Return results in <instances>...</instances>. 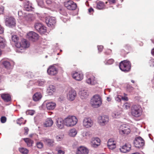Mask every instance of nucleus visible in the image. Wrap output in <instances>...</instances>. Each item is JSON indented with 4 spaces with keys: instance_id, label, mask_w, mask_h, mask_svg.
<instances>
[{
    "instance_id": "052dcab7",
    "label": "nucleus",
    "mask_w": 154,
    "mask_h": 154,
    "mask_svg": "<svg viewBox=\"0 0 154 154\" xmlns=\"http://www.w3.org/2000/svg\"><path fill=\"white\" fill-rule=\"evenodd\" d=\"M122 99L124 100L127 101L128 100V98L127 97H122Z\"/></svg>"
},
{
    "instance_id": "13d9d810",
    "label": "nucleus",
    "mask_w": 154,
    "mask_h": 154,
    "mask_svg": "<svg viewBox=\"0 0 154 154\" xmlns=\"http://www.w3.org/2000/svg\"><path fill=\"white\" fill-rule=\"evenodd\" d=\"M88 132H83L82 134V135L84 137H85L86 136L88 135Z\"/></svg>"
},
{
    "instance_id": "ea45409f",
    "label": "nucleus",
    "mask_w": 154,
    "mask_h": 154,
    "mask_svg": "<svg viewBox=\"0 0 154 154\" xmlns=\"http://www.w3.org/2000/svg\"><path fill=\"white\" fill-rule=\"evenodd\" d=\"M18 15L19 17H21V19H22V18H25L26 17V14L23 12L22 11H20L18 12Z\"/></svg>"
},
{
    "instance_id": "2f4dec72",
    "label": "nucleus",
    "mask_w": 154,
    "mask_h": 154,
    "mask_svg": "<svg viewBox=\"0 0 154 154\" xmlns=\"http://www.w3.org/2000/svg\"><path fill=\"white\" fill-rule=\"evenodd\" d=\"M42 97V95L40 93H36L33 96V100L35 101L39 100Z\"/></svg>"
},
{
    "instance_id": "f257e3e1",
    "label": "nucleus",
    "mask_w": 154,
    "mask_h": 154,
    "mask_svg": "<svg viewBox=\"0 0 154 154\" xmlns=\"http://www.w3.org/2000/svg\"><path fill=\"white\" fill-rule=\"evenodd\" d=\"M11 39L15 43V46L18 48H20L21 50L27 48L30 46L29 42L26 39H22L20 42H19V37L17 35H12Z\"/></svg>"
},
{
    "instance_id": "338daca9",
    "label": "nucleus",
    "mask_w": 154,
    "mask_h": 154,
    "mask_svg": "<svg viewBox=\"0 0 154 154\" xmlns=\"http://www.w3.org/2000/svg\"><path fill=\"white\" fill-rule=\"evenodd\" d=\"M111 98H110L109 97H107V100L108 101H111Z\"/></svg>"
},
{
    "instance_id": "6e6d98bb",
    "label": "nucleus",
    "mask_w": 154,
    "mask_h": 154,
    "mask_svg": "<svg viewBox=\"0 0 154 154\" xmlns=\"http://www.w3.org/2000/svg\"><path fill=\"white\" fill-rule=\"evenodd\" d=\"M98 49L99 52H101L103 48V46L102 45L98 46Z\"/></svg>"
},
{
    "instance_id": "bb28decb",
    "label": "nucleus",
    "mask_w": 154,
    "mask_h": 154,
    "mask_svg": "<svg viewBox=\"0 0 154 154\" xmlns=\"http://www.w3.org/2000/svg\"><path fill=\"white\" fill-rule=\"evenodd\" d=\"M42 140L49 146H52L54 145V142L53 139L45 138H43Z\"/></svg>"
},
{
    "instance_id": "5701e85b",
    "label": "nucleus",
    "mask_w": 154,
    "mask_h": 154,
    "mask_svg": "<svg viewBox=\"0 0 154 154\" xmlns=\"http://www.w3.org/2000/svg\"><path fill=\"white\" fill-rule=\"evenodd\" d=\"M79 94L80 98L82 99L87 98L88 95V90L87 89H81L79 91Z\"/></svg>"
},
{
    "instance_id": "e2e57ef3",
    "label": "nucleus",
    "mask_w": 154,
    "mask_h": 154,
    "mask_svg": "<svg viewBox=\"0 0 154 154\" xmlns=\"http://www.w3.org/2000/svg\"><path fill=\"white\" fill-rule=\"evenodd\" d=\"M109 1L111 3H116V0H109Z\"/></svg>"
},
{
    "instance_id": "49530a36",
    "label": "nucleus",
    "mask_w": 154,
    "mask_h": 154,
    "mask_svg": "<svg viewBox=\"0 0 154 154\" xmlns=\"http://www.w3.org/2000/svg\"><path fill=\"white\" fill-rule=\"evenodd\" d=\"M36 145L38 148H41L43 147V143L41 142H38L36 143Z\"/></svg>"
},
{
    "instance_id": "680f3d73",
    "label": "nucleus",
    "mask_w": 154,
    "mask_h": 154,
    "mask_svg": "<svg viewBox=\"0 0 154 154\" xmlns=\"http://www.w3.org/2000/svg\"><path fill=\"white\" fill-rule=\"evenodd\" d=\"M4 7L2 6L1 7V11H2V13L1 12V14H3V12L4 10Z\"/></svg>"
},
{
    "instance_id": "6ab92c4d",
    "label": "nucleus",
    "mask_w": 154,
    "mask_h": 154,
    "mask_svg": "<svg viewBox=\"0 0 154 154\" xmlns=\"http://www.w3.org/2000/svg\"><path fill=\"white\" fill-rule=\"evenodd\" d=\"M131 147V145L130 143H126L120 148V150L122 153H125L130 150Z\"/></svg>"
},
{
    "instance_id": "c85d7f7f",
    "label": "nucleus",
    "mask_w": 154,
    "mask_h": 154,
    "mask_svg": "<svg viewBox=\"0 0 154 154\" xmlns=\"http://www.w3.org/2000/svg\"><path fill=\"white\" fill-rule=\"evenodd\" d=\"M24 10L29 11H31L32 9L31 4L29 2H27L24 5Z\"/></svg>"
},
{
    "instance_id": "e433bc0d",
    "label": "nucleus",
    "mask_w": 154,
    "mask_h": 154,
    "mask_svg": "<svg viewBox=\"0 0 154 154\" xmlns=\"http://www.w3.org/2000/svg\"><path fill=\"white\" fill-rule=\"evenodd\" d=\"M104 7V4L103 2H99L97 3V8L98 9H101Z\"/></svg>"
},
{
    "instance_id": "7c9ffc66",
    "label": "nucleus",
    "mask_w": 154,
    "mask_h": 154,
    "mask_svg": "<svg viewBox=\"0 0 154 154\" xmlns=\"http://www.w3.org/2000/svg\"><path fill=\"white\" fill-rule=\"evenodd\" d=\"M77 131L75 128H72L69 130V135L72 137H74L77 134Z\"/></svg>"
},
{
    "instance_id": "09e8293b",
    "label": "nucleus",
    "mask_w": 154,
    "mask_h": 154,
    "mask_svg": "<svg viewBox=\"0 0 154 154\" xmlns=\"http://www.w3.org/2000/svg\"><path fill=\"white\" fill-rule=\"evenodd\" d=\"M7 118L4 116L1 117V122L2 123H5L7 121Z\"/></svg>"
},
{
    "instance_id": "ddd939ff",
    "label": "nucleus",
    "mask_w": 154,
    "mask_h": 154,
    "mask_svg": "<svg viewBox=\"0 0 154 154\" xmlns=\"http://www.w3.org/2000/svg\"><path fill=\"white\" fill-rule=\"evenodd\" d=\"M35 27L37 31L42 34H43L46 32V27L41 23H37L35 24Z\"/></svg>"
},
{
    "instance_id": "4d7b16f0",
    "label": "nucleus",
    "mask_w": 154,
    "mask_h": 154,
    "mask_svg": "<svg viewBox=\"0 0 154 154\" xmlns=\"http://www.w3.org/2000/svg\"><path fill=\"white\" fill-rule=\"evenodd\" d=\"M25 132L24 133V134L27 135L28 134V132L29 131L28 128L27 127H25L24 128Z\"/></svg>"
},
{
    "instance_id": "423d86ee",
    "label": "nucleus",
    "mask_w": 154,
    "mask_h": 154,
    "mask_svg": "<svg viewBox=\"0 0 154 154\" xmlns=\"http://www.w3.org/2000/svg\"><path fill=\"white\" fill-rule=\"evenodd\" d=\"M5 24L9 27H14L16 25L15 20L13 17H8L5 20Z\"/></svg>"
},
{
    "instance_id": "0eeeda50",
    "label": "nucleus",
    "mask_w": 154,
    "mask_h": 154,
    "mask_svg": "<svg viewBox=\"0 0 154 154\" xmlns=\"http://www.w3.org/2000/svg\"><path fill=\"white\" fill-rule=\"evenodd\" d=\"M83 126L86 128H89L91 127L93 125V121L89 117L85 118L82 122Z\"/></svg>"
},
{
    "instance_id": "412c9836",
    "label": "nucleus",
    "mask_w": 154,
    "mask_h": 154,
    "mask_svg": "<svg viewBox=\"0 0 154 154\" xmlns=\"http://www.w3.org/2000/svg\"><path fill=\"white\" fill-rule=\"evenodd\" d=\"M86 82L87 83L91 85H94L97 83V81L95 77L92 75L87 76Z\"/></svg>"
},
{
    "instance_id": "774afa93",
    "label": "nucleus",
    "mask_w": 154,
    "mask_h": 154,
    "mask_svg": "<svg viewBox=\"0 0 154 154\" xmlns=\"http://www.w3.org/2000/svg\"><path fill=\"white\" fill-rule=\"evenodd\" d=\"M151 53L152 55L154 56V48L152 50Z\"/></svg>"
},
{
    "instance_id": "a18cd8bd",
    "label": "nucleus",
    "mask_w": 154,
    "mask_h": 154,
    "mask_svg": "<svg viewBox=\"0 0 154 154\" xmlns=\"http://www.w3.org/2000/svg\"><path fill=\"white\" fill-rule=\"evenodd\" d=\"M122 96L119 95H117V96L115 97V100L118 102H120L121 101Z\"/></svg>"
},
{
    "instance_id": "c03bdc74",
    "label": "nucleus",
    "mask_w": 154,
    "mask_h": 154,
    "mask_svg": "<svg viewBox=\"0 0 154 154\" xmlns=\"http://www.w3.org/2000/svg\"><path fill=\"white\" fill-rule=\"evenodd\" d=\"M123 107L124 109H128L130 108V105L129 103H126L123 105Z\"/></svg>"
},
{
    "instance_id": "6e6552de",
    "label": "nucleus",
    "mask_w": 154,
    "mask_h": 154,
    "mask_svg": "<svg viewBox=\"0 0 154 154\" xmlns=\"http://www.w3.org/2000/svg\"><path fill=\"white\" fill-rule=\"evenodd\" d=\"M119 133L122 135L128 134L131 131L129 128L125 125H121L119 128Z\"/></svg>"
},
{
    "instance_id": "f8f14e48",
    "label": "nucleus",
    "mask_w": 154,
    "mask_h": 154,
    "mask_svg": "<svg viewBox=\"0 0 154 154\" xmlns=\"http://www.w3.org/2000/svg\"><path fill=\"white\" fill-rule=\"evenodd\" d=\"M72 75L73 78L78 81H81L83 78V74L81 72L73 71Z\"/></svg>"
},
{
    "instance_id": "3c124183",
    "label": "nucleus",
    "mask_w": 154,
    "mask_h": 154,
    "mask_svg": "<svg viewBox=\"0 0 154 154\" xmlns=\"http://www.w3.org/2000/svg\"><path fill=\"white\" fill-rule=\"evenodd\" d=\"M26 75L29 78H32L34 76L33 73L31 72H29L26 73Z\"/></svg>"
},
{
    "instance_id": "f704fd0d",
    "label": "nucleus",
    "mask_w": 154,
    "mask_h": 154,
    "mask_svg": "<svg viewBox=\"0 0 154 154\" xmlns=\"http://www.w3.org/2000/svg\"><path fill=\"white\" fill-rule=\"evenodd\" d=\"M19 150L20 152L23 154H27L29 152L28 150L25 148H20Z\"/></svg>"
},
{
    "instance_id": "864d4df0",
    "label": "nucleus",
    "mask_w": 154,
    "mask_h": 154,
    "mask_svg": "<svg viewBox=\"0 0 154 154\" xmlns=\"http://www.w3.org/2000/svg\"><path fill=\"white\" fill-rule=\"evenodd\" d=\"M149 63L150 64V66L151 67L154 66V59H151L149 61Z\"/></svg>"
},
{
    "instance_id": "dca6fc26",
    "label": "nucleus",
    "mask_w": 154,
    "mask_h": 154,
    "mask_svg": "<svg viewBox=\"0 0 154 154\" xmlns=\"http://www.w3.org/2000/svg\"><path fill=\"white\" fill-rule=\"evenodd\" d=\"M2 64L7 69H13L14 65V63L12 61H8L7 60L2 61Z\"/></svg>"
},
{
    "instance_id": "a19ab883",
    "label": "nucleus",
    "mask_w": 154,
    "mask_h": 154,
    "mask_svg": "<svg viewBox=\"0 0 154 154\" xmlns=\"http://www.w3.org/2000/svg\"><path fill=\"white\" fill-rule=\"evenodd\" d=\"M37 2L38 5L42 8L44 6L43 0H37Z\"/></svg>"
},
{
    "instance_id": "2eb2a0df",
    "label": "nucleus",
    "mask_w": 154,
    "mask_h": 154,
    "mask_svg": "<svg viewBox=\"0 0 154 154\" xmlns=\"http://www.w3.org/2000/svg\"><path fill=\"white\" fill-rule=\"evenodd\" d=\"M45 22L48 27L53 28L56 23V20L54 17H50L46 18Z\"/></svg>"
},
{
    "instance_id": "f3484780",
    "label": "nucleus",
    "mask_w": 154,
    "mask_h": 154,
    "mask_svg": "<svg viewBox=\"0 0 154 154\" xmlns=\"http://www.w3.org/2000/svg\"><path fill=\"white\" fill-rule=\"evenodd\" d=\"M109 121L108 116L106 115H103L99 117V122L101 126H104Z\"/></svg>"
},
{
    "instance_id": "69168bd1",
    "label": "nucleus",
    "mask_w": 154,
    "mask_h": 154,
    "mask_svg": "<svg viewBox=\"0 0 154 154\" xmlns=\"http://www.w3.org/2000/svg\"><path fill=\"white\" fill-rule=\"evenodd\" d=\"M94 10L92 8H90L88 9V11L89 13H91Z\"/></svg>"
},
{
    "instance_id": "bf43d9fd",
    "label": "nucleus",
    "mask_w": 154,
    "mask_h": 154,
    "mask_svg": "<svg viewBox=\"0 0 154 154\" xmlns=\"http://www.w3.org/2000/svg\"><path fill=\"white\" fill-rule=\"evenodd\" d=\"M133 89V87L131 86H129V87L127 88V90L129 91V92H131V90L132 91Z\"/></svg>"
},
{
    "instance_id": "b1692460",
    "label": "nucleus",
    "mask_w": 154,
    "mask_h": 154,
    "mask_svg": "<svg viewBox=\"0 0 154 154\" xmlns=\"http://www.w3.org/2000/svg\"><path fill=\"white\" fill-rule=\"evenodd\" d=\"M56 125L60 129L62 128L64 126V120L61 118H59L57 119L56 120Z\"/></svg>"
},
{
    "instance_id": "5fc2aeb1",
    "label": "nucleus",
    "mask_w": 154,
    "mask_h": 154,
    "mask_svg": "<svg viewBox=\"0 0 154 154\" xmlns=\"http://www.w3.org/2000/svg\"><path fill=\"white\" fill-rule=\"evenodd\" d=\"M38 85L39 86H42L45 83V82L44 81L41 80L38 81Z\"/></svg>"
},
{
    "instance_id": "de8ad7c7",
    "label": "nucleus",
    "mask_w": 154,
    "mask_h": 154,
    "mask_svg": "<svg viewBox=\"0 0 154 154\" xmlns=\"http://www.w3.org/2000/svg\"><path fill=\"white\" fill-rule=\"evenodd\" d=\"M114 62V60L113 59H109L107 61L105 64H108V65L111 64L113 63Z\"/></svg>"
},
{
    "instance_id": "20e7f679",
    "label": "nucleus",
    "mask_w": 154,
    "mask_h": 154,
    "mask_svg": "<svg viewBox=\"0 0 154 154\" xmlns=\"http://www.w3.org/2000/svg\"><path fill=\"white\" fill-rule=\"evenodd\" d=\"M91 104L94 108H97L99 107L102 104V101L100 96L98 95L94 96L91 99Z\"/></svg>"
},
{
    "instance_id": "c9c22d12",
    "label": "nucleus",
    "mask_w": 154,
    "mask_h": 154,
    "mask_svg": "<svg viewBox=\"0 0 154 154\" xmlns=\"http://www.w3.org/2000/svg\"><path fill=\"white\" fill-rule=\"evenodd\" d=\"M1 48H4L6 45L5 40L3 37H1Z\"/></svg>"
},
{
    "instance_id": "9b49d317",
    "label": "nucleus",
    "mask_w": 154,
    "mask_h": 154,
    "mask_svg": "<svg viewBox=\"0 0 154 154\" xmlns=\"http://www.w3.org/2000/svg\"><path fill=\"white\" fill-rule=\"evenodd\" d=\"M76 95L75 91L72 89H69L67 94V99L71 101H73L75 99Z\"/></svg>"
},
{
    "instance_id": "4c0bfd02",
    "label": "nucleus",
    "mask_w": 154,
    "mask_h": 154,
    "mask_svg": "<svg viewBox=\"0 0 154 154\" xmlns=\"http://www.w3.org/2000/svg\"><path fill=\"white\" fill-rule=\"evenodd\" d=\"M46 3L47 4L50 5V6L55 7V3L53 0H46Z\"/></svg>"
},
{
    "instance_id": "37998d69",
    "label": "nucleus",
    "mask_w": 154,
    "mask_h": 154,
    "mask_svg": "<svg viewBox=\"0 0 154 154\" xmlns=\"http://www.w3.org/2000/svg\"><path fill=\"white\" fill-rule=\"evenodd\" d=\"M107 146L109 149L112 150L115 149L116 146V145H111V144L109 143H107Z\"/></svg>"
},
{
    "instance_id": "f03ea898",
    "label": "nucleus",
    "mask_w": 154,
    "mask_h": 154,
    "mask_svg": "<svg viewBox=\"0 0 154 154\" xmlns=\"http://www.w3.org/2000/svg\"><path fill=\"white\" fill-rule=\"evenodd\" d=\"M65 125L67 127H72L75 125L78 122L77 118L74 116H69L64 119Z\"/></svg>"
},
{
    "instance_id": "39448f33",
    "label": "nucleus",
    "mask_w": 154,
    "mask_h": 154,
    "mask_svg": "<svg viewBox=\"0 0 154 154\" xmlns=\"http://www.w3.org/2000/svg\"><path fill=\"white\" fill-rule=\"evenodd\" d=\"M119 67L122 71L125 72H128L130 70L131 64L129 61L124 60L120 63Z\"/></svg>"
},
{
    "instance_id": "4be33fe9",
    "label": "nucleus",
    "mask_w": 154,
    "mask_h": 154,
    "mask_svg": "<svg viewBox=\"0 0 154 154\" xmlns=\"http://www.w3.org/2000/svg\"><path fill=\"white\" fill-rule=\"evenodd\" d=\"M100 139L98 137L92 138L91 141V145L94 147H97L100 145Z\"/></svg>"
},
{
    "instance_id": "4468645a",
    "label": "nucleus",
    "mask_w": 154,
    "mask_h": 154,
    "mask_svg": "<svg viewBox=\"0 0 154 154\" xmlns=\"http://www.w3.org/2000/svg\"><path fill=\"white\" fill-rule=\"evenodd\" d=\"M27 37L30 40L35 41L38 39V35L36 33L31 31L27 34Z\"/></svg>"
},
{
    "instance_id": "473e14b6",
    "label": "nucleus",
    "mask_w": 154,
    "mask_h": 154,
    "mask_svg": "<svg viewBox=\"0 0 154 154\" xmlns=\"http://www.w3.org/2000/svg\"><path fill=\"white\" fill-rule=\"evenodd\" d=\"M56 150L57 152V154H64V153L63 148L60 146H57L56 148Z\"/></svg>"
},
{
    "instance_id": "603ef678",
    "label": "nucleus",
    "mask_w": 154,
    "mask_h": 154,
    "mask_svg": "<svg viewBox=\"0 0 154 154\" xmlns=\"http://www.w3.org/2000/svg\"><path fill=\"white\" fill-rule=\"evenodd\" d=\"M56 138L57 141H60L63 139V137L62 135H58L56 137Z\"/></svg>"
},
{
    "instance_id": "9d476101",
    "label": "nucleus",
    "mask_w": 154,
    "mask_h": 154,
    "mask_svg": "<svg viewBox=\"0 0 154 154\" xmlns=\"http://www.w3.org/2000/svg\"><path fill=\"white\" fill-rule=\"evenodd\" d=\"M134 144L136 147L140 148L144 145V140L141 137H136L134 141Z\"/></svg>"
},
{
    "instance_id": "cd10ccee",
    "label": "nucleus",
    "mask_w": 154,
    "mask_h": 154,
    "mask_svg": "<svg viewBox=\"0 0 154 154\" xmlns=\"http://www.w3.org/2000/svg\"><path fill=\"white\" fill-rule=\"evenodd\" d=\"M1 97L5 102H9L11 100V96L9 94H2L1 95Z\"/></svg>"
},
{
    "instance_id": "1a4fd4ad",
    "label": "nucleus",
    "mask_w": 154,
    "mask_h": 154,
    "mask_svg": "<svg viewBox=\"0 0 154 154\" xmlns=\"http://www.w3.org/2000/svg\"><path fill=\"white\" fill-rule=\"evenodd\" d=\"M64 5L67 9L71 10H75L77 7L76 4L72 0L65 2Z\"/></svg>"
},
{
    "instance_id": "58836bf2",
    "label": "nucleus",
    "mask_w": 154,
    "mask_h": 154,
    "mask_svg": "<svg viewBox=\"0 0 154 154\" xmlns=\"http://www.w3.org/2000/svg\"><path fill=\"white\" fill-rule=\"evenodd\" d=\"M25 18V20L28 22H30L32 21L33 20L32 15L30 14H26Z\"/></svg>"
},
{
    "instance_id": "72a5a7b5",
    "label": "nucleus",
    "mask_w": 154,
    "mask_h": 154,
    "mask_svg": "<svg viewBox=\"0 0 154 154\" xmlns=\"http://www.w3.org/2000/svg\"><path fill=\"white\" fill-rule=\"evenodd\" d=\"M23 140L29 147L32 146V144L33 143V141L29 138H24L23 139Z\"/></svg>"
},
{
    "instance_id": "8fccbe9b",
    "label": "nucleus",
    "mask_w": 154,
    "mask_h": 154,
    "mask_svg": "<svg viewBox=\"0 0 154 154\" xmlns=\"http://www.w3.org/2000/svg\"><path fill=\"white\" fill-rule=\"evenodd\" d=\"M110 143L111 145H116V142L113 139H110L108 141L107 143Z\"/></svg>"
},
{
    "instance_id": "393cba45",
    "label": "nucleus",
    "mask_w": 154,
    "mask_h": 154,
    "mask_svg": "<svg viewBox=\"0 0 154 154\" xmlns=\"http://www.w3.org/2000/svg\"><path fill=\"white\" fill-rule=\"evenodd\" d=\"M47 108L48 110H52L54 109L56 106L55 103L51 101H47L45 102Z\"/></svg>"
},
{
    "instance_id": "c756f323",
    "label": "nucleus",
    "mask_w": 154,
    "mask_h": 154,
    "mask_svg": "<svg viewBox=\"0 0 154 154\" xmlns=\"http://www.w3.org/2000/svg\"><path fill=\"white\" fill-rule=\"evenodd\" d=\"M55 91V87L53 85H50L47 89V92L49 95H52Z\"/></svg>"
},
{
    "instance_id": "7ed1b4c3",
    "label": "nucleus",
    "mask_w": 154,
    "mask_h": 154,
    "mask_svg": "<svg viewBox=\"0 0 154 154\" xmlns=\"http://www.w3.org/2000/svg\"><path fill=\"white\" fill-rule=\"evenodd\" d=\"M142 109L139 105H134L131 108V113L132 115L135 117L140 116L142 114Z\"/></svg>"
},
{
    "instance_id": "aec40b11",
    "label": "nucleus",
    "mask_w": 154,
    "mask_h": 154,
    "mask_svg": "<svg viewBox=\"0 0 154 154\" xmlns=\"http://www.w3.org/2000/svg\"><path fill=\"white\" fill-rule=\"evenodd\" d=\"M88 150L85 147L83 146H80L77 149L76 154H88Z\"/></svg>"
},
{
    "instance_id": "79ce46f5",
    "label": "nucleus",
    "mask_w": 154,
    "mask_h": 154,
    "mask_svg": "<svg viewBox=\"0 0 154 154\" xmlns=\"http://www.w3.org/2000/svg\"><path fill=\"white\" fill-rule=\"evenodd\" d=\"M35 113V111L32 110H27L26 112V113L27 115H33Z\"/></svg>"
},
{
    "instance_id": "a211bd4d",
    "label": "nucleus",
    "mask_w": 154,
    "mask_h": 154,
    "mask_svg": "<svg viewBox=\"0 0 154 154\" xmlns=\"http://www.w3.org/2000/svg\"><path fill=\"white\" fill-rule=\"evenodd\" d=\"M58 69L54 66H50L47 69V73L48 75H54L58 72Z\"/></svg>"
},
{
    "instance_id": "a878e982",
    "label": "nucleus",
    "mask_w": 154,
    "mask_h": 154,
    "mask_svg": "<svg viewBox=\"0 0 154 154\" xmlns=\"http://www.w3.org/2000/svg\"><path fill=\"white\" fill-rule=\"evenodd\" d=\"M53 122L51 118L47 119L44 123V126L46 127H50L52 126Z\"/></svg>"
},
{
    "instance_id": "0e129e2a",
    "label": "nucleus",
    "mask_w": 154,
    "mask_h": 154,
    "mask_svg": "<svg viewBox=\"0 0 154 154\" xmlns=\"http://www.w3.org/2000/svg\"><path fill=\"white\" fill-rule=\"evenodd\" d=\"M1 34L4 32V28L1 26Z\"/></svg>"
}]
</instances>
